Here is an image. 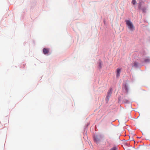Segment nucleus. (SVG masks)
Listing matches in <instances>:
<instances>
[{
    "instance_id": "nucleus-5",
    "label": "nucleus",
    "mask_w": 150,
    "mask_h": 150,
    "mask_svg": "<svg viewBox=\"0 0 150 150\" xmlns=\"http://www.w3.org/2000/svg\"><path fill=\"white\" fill-rule=\"evenodd\" d=\"M49 51V49L43 48V52L45 54H48Z\"/></svg>"
},
{
    "instance_id": "nucleus-2",
    "label": "nucleus",
    "mask_w": 150,
    "mask_h": 150,
    "mask_svg": "<svg viewBox=\"0 0 150 150\" xmlns=\"http://www.w3.org/2000/svg\"><path fill=\"white\" fill-rule=\"evenodd\" d=\"M112 89L111 88L110 89L109 91H108V92L107 93V95L106 97V100L107 101H108L109 99V98L110 96L112 93Z\"/></svg>"
},
{
    "instance_id": "nucleus-9",
    "label": "nucleus",
    "mask_w": 150,
    "mask_h": 150,
    "mask_svg": "<svg viewBox=\"0 0 150 150\" xmlns=\"http://www.w3.org/2000/svg\"><path fill=\"white\" fill-rule=\"evenodd\" d=\"M110 150H116V147H113Z\"/></svg>"
},
{
    "instance_id": "nucleus-10",
    "label": "nucleus",
    "mask_w": 150,
    "mask_h": 150,
    "mask_svg": "<svg viewBox=\"0 0 150 150\" xmlns=\"http://www.w3.org/2000/svg\"><path fill=\"white\" fill-rule=\"evenodd\" d=\"M101 62H99V66L100 67V68L101 67Z\"/></svg>"
},
{
    "instance_id": "nucleus-6",
    "label": "nucleus",
    "mask_w": 150,
    "mask_h": 150,
    "mask_svg": "<svg viewBox=\"0 0 150 150\" xmlns=\"http://www.w3.org/2000/svg\"><path fill=\"white\" fill-rule=\"evenodd\" d=\"M105 143L108 144L109 146H110V141L108 139H107L106 140Z\"/></svg>"
},
{
    "instance_id": "nucleus-3",
    "label": "nucleus",
    "mask_w": 150,
    "mask_h": 150,
    "mask_svg": "<svg viewBox=\"0 0 150 150\" xmlns=\"http://www.w3.org/2000/svg\"><path fill=\"white\" fill-rule=\"evenodd\" d=\"M101 136H100L95 135L94 137L95 142L97 144L100 141Z\"/></svg>"
},
{
    "instance_id": "nucleus-1",
    "label": "nucleus",
    "mask_w": 150,
    "mask_h": 150,
    "mask_svg": "<svg viewBox=\"0 0 150 150\" xmlns=\"http://www.w3.org/2000/svg\"><path fill=\"white\" fill-rule=\"evenodd\" d=\"M126 23L128 28L132 31H134L135 30L134 26L132 23L129 20L125 21Z\"/></svg>"
},
{
    "instance_id": "nucleus-8",
    "label": "nucleus",
    "mask_w": 150,
    "mask_h": 150,
    "mask_svg": "<svg viewBox=\"0 0 150 150\" xmlns=\"http://www.w3.org/2000/svg\"><path fill=\"white\" fill-rule=\"evenodd\" d=\"M150 61V59H145V61L146 62H149Z\"/></svg>"
},
{
    "instance_id": "nucleus-7",
    "label": "nucleus",
    "mask_w": 150,
    "mask_h": 150,
    "mask_svg": "<svg viewBox=\"0 0 150 150\" xmlns=\"http://www.w3.org/2000/svg\"><path fill=\"white\" fill-rule=\"evenodd\" d=\"M132 3L133 5H135L136 4L137 2L135 0H132Z\"/></svg>"
},
{
    "instance_id": "nucleus-11",
    "label": "nucleus",
    "mask_w": 150,
    "mask_h": 150,
    "mask_svg": "<svg viewBox=\"0 0 150 150\" xmlns=\"http://www.w3.org/2000/svg\"><path fill=\"white\" fill-rule=\"evenodd\" d=\"M146 8H144V9H143V11L144 12L145 11H146Z\"/></svg>"
},
{
    "instance_id": "nucleus-12",
    "label": "nucleus",
    "mask_w": 150,
    "mask_h": 150,
    "mask_svg": "<svg viewBox=\"0 0 150 150\" xmlns=\"http://www.w3.org/2000/svg\"><path fill=\"white\" fill-rule=\"evenodd\" d=\"M125 89H126V90H127V87H126V86H125Z\"/></svg>"
},
{
    "instance_id": "nucleus-4",
    "label": "nucleus",
    "mask_w": 150,
    "mask_h": 150,
    "mask_svg": "<svg viewBox=\"0 0 150 150\" xmlns=\"http://www.w3.org/2000/svg\"><path fill=\"white\" fill-rule=\"evenodd\" d=\"M121 71V69L120 68H118L117 69V71H116V72H117L116 76L117 78H118L119 77V76H120Z\"/></svg>"
}]
</instances>
